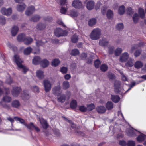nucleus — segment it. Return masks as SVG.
<instances>
[{
    "label": "nucleus",
    "instance_id": "f257e3e1",
    "mask_svg": "<svg viewBox=\"0 0 146 146\" xmlns=\"http://www.w3.org/2000/svg\"><path fill=\"white\" fill-rule=\"evenodd\" d=\"M101 35V30L99 28L94 29L90 34V38L93 40H96L99 39Z\"/></svg>",
    "mask_w": 146,
    "mask_h": 146
},
{
    "label": "nucleus",
    "instance_id": "f03ea898",
    "mask_svg": "<svg viewBox=\"0 0 146 146\" xmlns=\"http://www.w3.org/2000/svg\"><path fill=\"white\" fill-rule=\"evenodd\" d=\"M70 95V92L67 91L66 92V95L60 94L57 96V100L59 102L64 103L65 102L66 100H68L69 99Z\"/></svg>",
    "mask_w": 146,
    "mask_h": 146
},
{
    "label": "nucleus",
    "instance_id": "7ed1b4c3",
    "mask_svg": "<svg viewBox=\"0 0 146 146\" xmlns=\"http://www.w3.org/2000/svg\"><path fill=\"white\" fill-rule=\"evenodd\" d=\"M13 60L18 67L23 69V72L25 73L28 70V69L21 64L22 61L18 55H15L13 57Z\"/></svg>",
    "mask_w": 146,
    "mask_h": 146
},
{
    "label": "nucleus",
    "instance_id": "20e7f679",
    "mask_svg": "<svg viewBox=\"0 0 146 146\" xmlns=\"http://www.w3.org/2000/svg\"><path fill=\"white\" fill-rule=\"evenodd\" d=\"M54 33L57 37H60L62 36H66L68 32L66 30H63L60 28H57L54 31Z\"/></svg>",
    "mask_w": 146,
    "mask_h": 146
},
{
    "label": "nucleus",
    "instance_id": "39448f33",
    "mask_svg": "<svg viewBox=\"0 0 146 146\" xmlns=\"http://www.w3.org/2000/svg\"><path fill=\"white\" fill-rule=\"evenodd\" d=\"M11 100V97L6 96L3 97L2 101L0 102V104L4 108L7 109H9L10 108V106L6 104H3V102H10Z\"/></svg>",
    "mask_w": 146,
    "mask_h": 146
},
{
    "label": "nucleus",
    "instance_id": "423d86ee",
    "mask_svg": "<svg viewBox=\"0 0 146 146\" xmlns=\"http://www.w3.org/2000/svg\"><path fill=\"white\" fill-rule=\"evenodd\" d=\"M43 84L45 91L47 92L51 90L52 84L50 82L47 80H45L43 81Z\"/></svg>",
    "mask_w": 146,
    "mask_h": 146
},
{
    "label": "nucleus",
    "instance_id": "0eeeda50",
    "mask_svg": "<svg viewBox=\"0 0 146 146\" xmlns=\"http://www.w3.org/2000/svg\"><path fill=\"white\" fill-rule=\"evenodd\" d=\"M21 89L20 87H14L11 91V93L13 96L17 97L21 91Z\"/></svg>",
    "mask_w": 146,
    "mask_h": 146
},
{
    "label": "nucleus",
    "instance_id": "6e6552de",
    "mask_svg": "<svg viewBox=\"0 0 146 146\" xmlns=\"http://www.w3.org/2000/svg\"><path fill=\"white\" fill-rule=\"evenodd\" d=\"M129 55L128 53H123L120 56L119 61L121 62H125L129 58Z\"/></svg>",
    "mask_w": 146,
    "mask_h": 146
},
{
    "label": "nucleus",
    "instance_id": "1a4fd4ad",
    "mask_svg": "<svg viewBox=\"0 0 146 146\" xmlns=\"http://www.w3.org/2000/svg\"><path fill=\"white\" fill-rule=\"evenodd\" d=\"M1 11L3 14L8 16L11 14L12 9L11 8L6 9L5 8H3L1 9Z\"/></svg>",
    "mask_w": 146,
    "mask_h": 146
},
{
    "label": "nucleus",
    "instance_id": "9d476101",
    "mask_svg": "<svg viewBox=\"0 0 146 146\" xmlns=\"http://www.w3.org/2000/svg\"><path fill=\"white\" fill-rule=\"evenodd\" d=\"M72 5L75 8L80 9L82 7V5L81 1L79 0H75L72 3Z\"/></svg>",
    "mask_w": 146,
    "mask_h": 146
},
{
    "label": "nucleus",
    "instance_id": "9b49d317",
    "mask_svg": "<svg viewBox=\"0 0 146 146\" xmlns=\"http://www.w3.org/2000/svg\"><path fill=\"white\" fill-rule=\"evenodd\" d=\"M109 43V41L108 40L104 38H102L99 40V45L102 46H107Z\"/></svg>",
    "mask_w": 146,
    "mask_h": 146
},
{
    "label": "nucleus",
    "instance_id": "f8f14e48",
    "mask_svg": "<svg viewBox=\"0 0 146 146\" xmlns=\"http://www.w3.org/2000/svg\"><path fill=\"white\" fill-rule=\"evenodd\" d=\"M34 6H31L28 7L25 11V14L27 16H29L35 11Z\"/></svg>",
    "mask_w": 146,
    "mask_h": 146
},
{
    "label": "nucleus",
    "instance_id": "ddd939ff",
    "mask_svg": "<svg viewBox=\"0 0 146 146\" xmlns=\"http://www.w3.org/2000/svg\"><path fill=\"white\" fill-rule=\"evenodd\" d=\"M34 6H31L28 7L25 11V14L27 16H29L35 11Z\"/></svg>",
    "mask_w": 146,
    "mask_h": 146
},
{
    "label": "nucleus",
    "instance_id": "4468645a",
    "mask_svg": "<svg viewBox=\"0 0 146 146\" xmlns=\"http://www.w3.org/2000/svg\"><path fill=\"white\" fill-rule=\"evenodd\" d=\"M61 88V87L60 85L55 86L52 90L53 93L56 96H58L60 94V91Z\"/></svg>",
    "mask_w": 146,
    "mask_h": 146
},
{
    "label": "nucleus",
    "instance_id": "2eb2a0df",
    "mask_svg": "<svg viewBox=\"0 0 146 146\" xmlns=\"http://www.w3.org/2000/svg\"><path fill=\"white\" fill-rule=\"evenodd\" d=\"M143 45L144 43L143 42L139 43V45L136 44L133 45L131 46V49L129 50V52L131 53H132L135 50L138 48L139 46H143Z\"/></svg>",
    "mask_w": 146,
    "mask_h": 146
},
{
    "label": "nucleus",
    "instance_id": "dca6fc26",
    "mask_svg": "<svg viewBox=\"0 0 146 146\" xmlns=\"http://www.w3.org/2000/svg\"><path fill=\"white\" fill-rule=\"evenodd\" d=\"M21 96L22 99L24 100H28L30 97L28 92L26 90H24L23 92L21 94Z\"/></svg>",
    "mask_w": 146,
    "mask_h": 146
},
{
    "label": "nucleus",
    "instance_id": "f3484780",
    "mask_svg": "<svg viewBox=\"0 0 146 146\" xmlns=\"http://www.w3.org/2000/svg\"><path fill=\"white\" fill-rule=\"evenodd\" d=\"M94 2L92 0L88 1L86 5V7L88 10H91L94 7Z\"/></svg>",
    "mask_w": 146,
    "mask_h": 146
},
{
    "label": "nucleus",
    "instance_id": "a211bd4d",
    "mask_svg": "<svg viewBox=\"0 0 146 146\" xmlns=\"http://www.w3.org/2000/svg\"><path fill=\"white\" fill-rule=\"evenodd\" d=\"M121 82L120 81H116L114 83V88L116 91L118 93L120 92V87Z\"/></svg>",
    "mask_w": 146,
    "mask_h": 146
},
{
    "label": "nucleus",
    "instance_id": "6ab92c4d",
    "mask_svg": "<svg viewBox=\"0 0 146 146\" xmlns=\"http://www.w3.org/2000/svg\"><path fill=\"white\" fill-rule=\"evenodd\" d=\"M26 7V5L25 4L22 3L20 4L17 5V10L20 12L23 11Z\"/></svg>",
    "mask_w": 146,
    "mask_h": 146
},
{
    "label": "nucleus",
    "instance_id": "aec40b11",
    "mask_svg": "<svg viewBox=\"0 0 146 146\" xmlns=\"http://www.w3.org/2000/svg\"><path fill=\"white\" fill-rule=\"evenodd\" d=\"M36 75L38 78L40 80L43 79L44 77L43 71L39 70L37 71L36 72Z\"/></svg>",
    "mask_w": 146,
    "mask_h": 146
},
{
    "label": "nucleus",
    "instance_id": "412c9836",
    "mask_svg": "<svg viewBox=\"0 0 146 146\" xmlns=\"http://www.w3.org/2000/svg\"><path fill=\"white\" fill-rule=\"evenodd\" d=\"M96 110L99 113H103L105 112L106 109L104 107L102 106H100L97 107Z\"/></svg>",
    "mask_w": 146,
    "mask_h": 146
},
{
    "label": "nucleus",
    "instance_id": "4be33fe9",
    "mask_svg": "<svg viewBox=\"0 0 146 146\" xmlns=\"http://www.w3.org/2000/svg\"><path fill=\"white\" fill-rule=\"evenodd\" d=\"M134 67L137 69H140L143 66V63L141 61H137L134 64Z\"/></svg>",
    "mask_w": 146,
    "mask_h": 146
},
{
    "label": "nucleus",
    "instance_id": "5701e85b",
    "mask_svg": "<svg viewBox=\"0 0 146 146\" xmlns=\"http://www.w3.org/2000/svg\"><path fill=\"white\" fill-rule=\"evenodd\" d=\"M134 59L130 57L129 58V60L126 63L125 65L127 67H131L133 65V62Z\"/></svg>",
    "mask_w": 146,
    "mask_h": 146
},
{
    "label": "nucleus",
    "instance_id": "b1692460",
    "mask_svg": "<svg viewBox=\"0 0 146 146\" xmlns=\"http://www.w3.org/2000/svg\"><path fill=\"white\" fill-rule=\"evenodd\" d=\"M41 58L39 56H35L33 60V63L35 65H37L40 63Z\"/></svg>",
    "mask_w": 146,
    "mask_h": 146
},
{
    "label": "nucleus",
    "instance_id": "393cba45",
    "mask_svg": "<svg viewBox=\"0 0 146 146\" xmlns=\"http://www.w3.org/2000/svg\"><path fill=\"white\" fill-rule=\"evenodd\" d=\"M19 30V28L16 26H14L12 28L11 30V33L13 36H15L17 34Z\"/></svg>",
    "mask_w": 146,
    "mask_h": 146
},
{
    "label": "nucleus",
    "instance_id": "a878e982",
    "mask_svg": "<svg viewBox=\"0 0 146 146\" xmlns=\"http://www.w3.org/2000/svg\"><path fill=\"white\" fill-rule=\"evenodd\" d=\"M40 65L43 68H46L48 66L49 64V61L46 59L41 60Z\"/></svg>",
    "mask_w": 146,
    "mask_h": 146
},
{
    "label": "nucleus",
    "instance_id": "bb28decb",
    "mask_svg": "<svg viewBox=\"0 0 146 146\" xmlns=\"http://www.w3.org/2000/svg\"><path fill=\"white\" fill-rule=\"evenodd\" d=\"M33 41V39L31 38L30 37H25L24 40V43L26 45H29Z\"/></svg>",
    "mask_w": 146,
    "mask_h": 146
},
{
    "label": "nucleus",
    "instance_id": "cd10ccee",
    "mask_svg": "<svg viewBox=\"0 0 146 146\" xmlns=\"http://www.w3.org/2000/svg\"><path fill=\"white\" fill-rule=\"evenodd\" d=\"M47 42V41L46 40H45L44 42L43 41V39L41 40H36V44L38 47H39L40 46H44L45 44Z\"/></svg>",
    "mask_w": 146,
    "mask_h": 146
},
{
    "label": "nucleus",
    "instance_id": "c85d7f7f",
    "mask_svg": "<svg viewBox=\"0 0 146 146\" xmlns=\"http://www.w3.org/2000/svg\"><path fill=\"white\" fill-rule=\"evenodd\" d=\"M25 38V35L24 34H21L19 35L17 38V40L19 42H23Z\"/></svg>",
    "mask_w": 146,
    "mask_h": 146
},
{
    "label": "nucleus",
    "instance_id": "c756f323",
    "mask_svg": "<svg viewBox=\"0 0 146 146\" xmlns=\"http://www.w3.org/2000/svg\"><path fill=\"white\" fill-rule=\"evenodd\" d=\"M70 85L69 82L67 81L63 82L62 84V87L64 90H66L70 87Z\"/></svg>",
    "mask_w": 146,
    "mask_h": 146
},
{
    "label": "nucleus",
    "instance_id": "7c9ffc66",
    "mask_svg": "<svg viewBox=\"0 0 146 146\" xmlns=\"http://www.w3.org/2000/svg\"><path fill=\"white\" fill-rule=\"evenodd\" d=\"M134 130L133 129H128L127 130V135L131 136H134L136 135Z\"/></svg>",
    "mask_w": 146,
    "mask_h": 146
},
{
    "label": "nucleus",
    "instance_id": "2f4dec72",
    "mask_svg": "<svg viewBox=\"0 0 146 146\" xmlns=\"http://www.w3.org/2000/svg\"><path fill=\"white\" fill-rule=\"evenodd\" d=\"M60 63V61L58 59L53 60L51 62V65L54 66H56Z\"/></svg>",
    "mask_w": 146,
    "mask_h": 146
},
{
    "label": "nucleus",
    "instance_id": "473e14b6",
    "mask_svg": "<svg viewBox=\"0 0 146 146\" xmlns=\"http://www.w3.org/2000/svg\"><path fill=\"white\" fill-rule=\"evenodd\" d=\"M111 99L114 102L117 103L119 101L120 98L117 95H111Z\"/></svg>",
    "mask_w": 146,
    "mask_h": 146
},
{
    "label": "nucleus",
    "instance_id": "72a5a7b5",
    "mask_svg": "<svg viewBox=\"0 0 146 146\" xmlns=\"http://www.w3.org/2000/svg\"><path fill=\"white\" fill-rule=\"evenodd\" d=\"M106 107L108 110H111L113 108V104L111 102H108L106 104Z\"/></svg>",
    "mask_w": 146,
    "mask_h": 146
},
{
    "label": "nucleus",
    "instance_id": "f704fd0d",
    "mask_svg": "<svg viewBox=\"0 0 146 146\" xmlns=\"http://www.w3.org/2000/svg\"><path fill=\"white\" fill-rule=\"evenodd\" d=\"M125 11V7L123 5H121L119 7L118 10V13L120 15L123 14Z\"/></svg>",
    "mask_w": 146,
    "mask_h": 146
},
{
    "label": "nucleus",
    "instance_id": "c9c22d12",
    "mask_svg": "<svg viewBox=\"0 0 146 146\" xmlns=\"http://www.w3.org/2000/svg\"><path fill=\"white\" fill-rule=\"evenodd\" d=\"M146 136L145 135L142 134L139 136L137 138V140L138 141L140 142L143 141L145 139Z\"/></svg>",
    "mask_w": 146,
    "mask_h": 146
},
{
    "label": "nucleus",
    "instance_id": "e433bc0d",
    "mask_svg": "<svg viewBox=\"0 0 146 146\" xmlns=\"http://www.w3.org/2000/svg\"><path fill=\"white\" fill-rule=\"evenodd\" d=\"M70 105L71 108L72 109L75 108L77 106L76 101L74 100H72L70 102Z\"/></svg>",
    "mask_w": 146,
    "mask_h": 146
},
{
    "label": "nucleus",
    "instance_id": "4c0bfd02",
    "mask_svg": "<svg viewBox=\"0 0 146 146\" xmlns=\"http://www.w3.org/2000/svg\"><path fill=\"white\" fill-rule=\"evenodd\" d=\"M14 119L16 121H19L21 123L23 124L24 125L25 124H26L25 120L21 118L17 117H15Z\"/></svg>",
    "mask_w": 146,
    "mask_h": 146
},
{
    "label": "nucleus",
    "instance_id": "58836bf2",
    "mask_svg": "<svg viewBox=\"0 0 146 146\" xmlns=\"http://www.w3.org/2000/svg\"><path fill=\"white\" fill-rule=\"evenodd\" d=\"M138 13L141 18H144L145 13L143 9L141 8H139L138 9Z\"/></svg>",
    "mask_w": 146,
    "mask_h": 146
},
{
    "label": "nucleus",
    "instance_id": "ea45409f",
    "mask_svg": "<svg viewBox=\"0 0 146 146\" xmlns=\"http://www.w3.org/2000/svg\"><path fill=\"white\" fill-rule=\"evenodd\" d=\"M32 50V49L31 47H28L24 50V53L25 55H28L31 53Z\"/></svg>",
    "mask_w": 146,
    "mask_h": 146
},
{
    "label": "nucleus",
    "instance_id": "a19ab883",
    "mask_svg": "<svg viewBox=\"0 0 146 146\" xmlns=\"http://www.w3.org/2000/svg\"><path fill=\"white\" fill-rule=\"evenodd\" d=\"M96 23V20L95 18H92L90 19L88 22L90 26H92L95 25Z\"/></svg>",
    "mask_w": 146,
    "mask_h": 146
},
{
    "label": "nucleus",
    "instance_id": "79ce46f5",
    "mask_svg": "<svg viewBox=\"0 0 146 146\" xmlns=\"http://www.w3.org/2000/svg\"><path fill=\"white\" fill-rule=\"evenodd\" d=\"M45 25L41 23L38 24L36 27V28L38 30H42L45 27Z\"/></svg>",
    "mask_w": 146,
    "mask_h": 146
},
{
    "label": "nucleus",
    "instance_id": "37998d69",
    "mask_svg": "<svg viewBox=\"0 0 146 146\" xmlns=\"http://www.w3.org/2000/svg\"><path fill=\"white\" fill-rule=\"evenodd\" d=\"M40 17L38 15H36L33 16L31 19L30 20L33 22H36L40 19Z\"/></svg>",
    "mask_w": 146,
    "mask_h": 146
},
{
    "label": "nucleus",
    "instance_id": "c03bdc74",
    "mask_svg": "<svg viewBox=\"0 0 146 146\" xmlns=\"http://www.w3.org/2000/svg\"><path fill=\"white\" fill-rule=\"evenodd\" d=\"M25 126L31 130H33V128H34L35 126L33 123L32 122H31L29 124H27L26 123V124H25Z\"/></svg>",
    "mask_w": 146,
    "mask_h": 146
},
{
    "label": "nucleus",
    "instance_id": "a18cd8bd",
    "mask_svg": "<svg viewBox=\"0 0 146 146\" xmlns=\"http://www.w3.org/2000/svg\"><path fill=\"white\" fill-rule=\"evenodd\" d=\"M7 46L9 47L11 50L14 52H16L17 50V48L16 46L13 45L11 43H8L7 44Z\"/></svg>",
    "mask_w": 146,
    "mask_h": 146
},
{
    "label": "nucleus",
    "instance_id": "49530a36",
    "mask_svg": "<svg viewBox=\"0 0 146 146\" xmlns=\"http://www.w3.org/2000/svg\"><path fill=\"white\" fill-rule=\"evenodd\" d=\"M122 51V49L121 48H119L116 49L115 51V55L118 56H119Z\"/></svg>",
    "mask_w": 146,
    "mask_h": 146
},
{
    "label": "nucleus",
    "instance_id": "de8ad7c7",
    "mask_svg": "<svg viewBox=\"0 0 146 146\" xmlns=\"http://www.w3.org/2000/svg\"><path fill=\"white\" fill-rule=\"evenodd\" d=\"M20 104L19 101L17 100L13 101L12 103V106L16 108H18L20 106Z\"/></svg>",
    "mask_w": 146,
    "mask_h": 146
},
{
    "label": "nucleus",
    "instance_id": "09e8293b",
    "mask_svg": "<svg viewBox=\"0 0 146 146\" xmlns=\"http://www.w3.org/2000/svg\"><path fill=\"white\" fill-rule=\"evenodd\" d=\"M113 15V12L111 10H108L107 13V18L110 19L112 18Z\"/></svg>",
    "mask_w": 146,
    "mask_h": 146
},
{
    "label": "nucleus",
    "instance_id": "8fccbe9b",
    "mask_svg": "<svg viewBox=\"0 0 146 146\" xmlns=\"http://www.w3.org/2000/svg\"><path fill=\"white\" fill-rule=\"evenodd\" d=\"M116 28L117 30H121L124 28L123 24L122 23L118 24L116 25Z\"/></svg>",
    "mask_w": 146,
    "mask_h": 146
},
{
    "label": "nucleus",
    "instance_id": "3c124183",
    "mask_svg": "<svg viewBox=\"0 0 146 146\" xmlns=\"http://www.w3.org/2000/svg\"><path fill=\"white\" fill-rule=\"evenodd\" d=\"M100 69L103 72L106 71L108 70V66L106 64H103L100 67Z\"/></svg>",
    "mask_w": 146,
    "mask_h": 146
},
{
    "label": "nucleus",
    "instance_id": "603ef678",
    "mask_svg": "<svg viewBox=\"0 0 146 146\" xmlns=\"http://www.w3.org/2000/svg\"><path fill=\"white\" fill-rule=\"evenodd\" d=\"M114 47L113 46H109L108 48V53L110 54H112L114 52Z\"/></svg>",
    "mask_w": 146,
    "mask_h": 146
},
{
    "label": "nucleus",
    "instance_id": "864d4df0",
    "mask_svg": "<svg viewBox=\"0 0 146 146\" xmlns=\"http://www.w3.org/2000/svg\"><path fill=\"white\" fill-rule=\"evenodd\" d=\"M142 52L141 50H136L134 53V55L135 57H137L139 56Z\"/></svg>",
    "mask_w": 146,
    "mask_h": 146
},
{
    "label": "nucleus",
    "instance_id": "5fc2aeb1",
    "mask_svg": "<svg viewBox=\"0 0 146 146\" xmlns=\"http://www.w3.org/2000/svg\"><path fill=\"white\" fill-rule=\"evenodd\" d=\"M79 52L78 49H74L72 50L71 52V54L72 55L75 56L79 54Z\"/></svg>",
    "mask_w": 146,
    "mask_h": 146
},
{
    "label": "nucleus",
    "instance_id": "6e6d98bb",
    "mask_svg": "<svg viewBox=\"0 0 146 146\" xmlns=\"http://www.w3.org/2000/svg\"><path fill=\"white\" fill-rule=\"evenodd\" d=\"M70 15L72 17L77 16L78 14V13L76 11L72 10L70 11Z\"/></svg>",
    "mask_w": 146,
    "mask_h": 146
},
{
    "label": "nucleus",
    "instance_id": "4d7b16f0",
    "mask_svg": "<svg viewBox=\"0 0 146 146\" xmlns=\"http://www.w3.org/2000/svg\"><path fill=\"white\" fill-rule=\"evenodd\" d=\"M139 18L138 14L137 13L135 14L133 17V19L134 22L136 23L137 22Z\"/></svg>",
    "mask_w": 146,
    "mask_h": 146
},
{
    "label": "nucleus",
    "instance_id": "13d9d810",
    "mask_svg": "<svg viewBox=\"0 0 146 146\" xmlns=\"http://www.w3.org/2000/svg\"><path fill=\"white\" fill-rule=\"evenodd\" d=\"M78 40V36L77 35H74L71 38V40L73 43L76 42Z\"/></svg>",
    "mask_w": 146,
    "mask_h": 146
},
{
    "label": "nucleus",
    "instance_id": "bf43d9fd",
    "mask_svg": "<svg viewBox=\"0 0 146 146\" xmlns=\"http://www.w3.org/2000/svg\"><path fill=\"white\" fill-rule=\"evenodd\" d=\"M94 64L95 67L98 68L99 67V66L101 64V62L99 60H97L94 61Z\"/></svg>",
    "mask_w": 146,
    "mask_h": 146
},
{
    "label": "nucleus",
    "instance_id": "052dcab7",
    "mask_svg": "<svg viewBox=\"0 0 146 146\" xmlns=\"http://www.w3.org/2000/svg\"><path fill=\"white\" fill-rule=\"evenodd\" d=\"M5 23V19L3 16H0V23L4 24Z\"/></svg>",
    "mask_w": 146,
    "mask_h": 146
},
{
    "label": "nucleus",
    "instance_id": "680f3d73",
    "mask_svg": "<svg viewBox=\"0 0 146 146\" xmlns=\"http://www.w3.org/2000/svg\"><path fill=\"white\" fill-rule=\"evenodd\" d=\"M95 108V106L93 104H90L87 106V109L90 111H91Z\"/></svg>",
    "mask_w": 146,
    "mask_h": 146
},
{
    "label": "nucleus",
    "instance_id": "e2e57ef3",
    "mask_svg": "<svg viewBox=\"0 0 146 146\" xmlns=\"http://www.w3.org/2000/svg\"><path fill=\"white\" fill-rule=\"evenodd\" d=\"M60 71L62 73L65 74L67 71V68L66 67H63L61 68Z\"/></svg>",
    "mask_w": 146,
    "mask_h": 146
},
{
    "label": "nucleus",
    "instance_id": "0e129e2a",
    "mask_svg": "<svg viewBox=\"0 0 146 146\" xmlns=\"http://www.w3.org/2000/svg\"><path fill=\"white\" fill-rule=\"evenodd\" d=\"M68 9L67 8H64L63 7H62L60 9V12L63 14H65L66 11H67V9Z\"/></svg>",
    "mask_w": 146,
    "mask_h": 146
},
{
    "label": "nucleus",
    "instance_id": "69168bd1",
    "mask_svg": "<svg viewBox=\"0 0 146 146\" xmlns=\"http://www.w3.org/2000/svg\"><path fill=\"white\" fill-rule=\"evenodd\" d=\"M128 146H135V142L132 141H128L127 143Z\"/></svg>",
    "mask_w": 146,
    "mask_h": 146
},
{
    "label": "nucleus",
    "instance_id": "338daca9",
    "mask_svg": "<svg viewBox=\"0 0 146 146\" xmlns=\"http://www.w3.org/2000/svg\"><path fill=\"white\" fill-rule=\"evenodd\" d=\"M79 110L82 112H85L86 110V108L84 106H81L79 107Z\"/></svg>",
    "mask_w": 146,
    "mask_h": 146
},
{
    "label": "nucleus",
    "instance_id": "774afa93",
    "mask_svg": "<svg viewBox=\"0 0 146 146\" xmlns=\"http://www.w3.org/2000/svg\"><path fill=\"white\" fill-rule=\"evenodd\" d=\"M133 11L132 8L131 7H129L127 9V13L131 15L133 13Z\"/></svg>",
    "mask_w": 146,
    "mask_h": 146
}]
</instances>
